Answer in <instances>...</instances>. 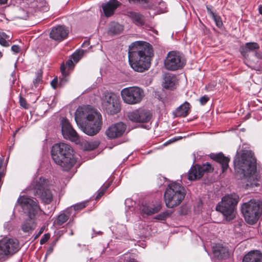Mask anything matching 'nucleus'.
Masks as SVG:
<instances>
[{
  "label": "nucleus",
  "instance_id": "obj_1",
  "mask_svg": "<svg viewBox=\"0 0 262 262\" xmlns=\"http://www.w3.org/2000/svg\"><path fill=\"white\" fill-rule=\"evenodd\" d=\"M75 120L80 129L91 136L99 132L102 124L100 113L89 106L79 107L75 112Z\"/></svg>",
  "mask_w": 262,
  "mask_h": 262
},
{
  "label": "nucleus",
  "instance_id": "obj_2",
  "mask_svg": "<svg viewBox=\"0 0 262 262\" xmlns=\"http://www.w3.org/2000/svg\"><path fill=\"white\" fill-rule=\"evenodd\" d=\"M128 54L129 64L134 71L143 72L149 68L150 57L152 54L149 43L142 41L133 42L129 47Z\"/></svg>",
  "mask_w": 262,
  "mask_h": 262
},
{
  "label": "nucleus",
  "instance_id": "obj_3",
  "mask_svg": "<svg viewBox=\"0 0 262 262\" xmlns=\"http://www.w3.org/2000/svg\"><path fill=\"white\" fill-rule=\"evenodd\" d=\"M73 153L71 146L62 142L54 144L51 150L53 160L65 171L70 170L76 163Z\"/></svg>",
  "mask_w": 262,
  "mask_h": 262
},
{
  "label": "nucleus",
  "instance_id": "obj_4",
  "mask_svg": "<svg viewBox=\"0 0 262 262\" xmlns=\"http://www.w3.org/2000/svg\"><path fill=\"white\" fill-rule=\"evenodd\" d=\"M234 164L235 170L241 175V178H247L256 171V159L250 151L236 155Z\"/></svg>",
  "mask_w": 262,
  "mask_h": 262
},
{
  "label": "nucleus",
  "instance_id": "obj_5",
  "mask_svg": "<svg viewBox=\"0 0 262 262\" xmlns=\"http://www.w3.org/2000/svg\"><path fill=\"white\" fill-rule=\"evenodd\" d=\"M30 189L34 195L45 204H50L53 199L50 181L43 178L34 179L31 183Z\"/></svg>",
  "mask_w": 262,
  "mask_h": 262
},
{
  "label": "nucleus",
  "instance_id": "obj_6",
  "mask_svg": "<svg viewBox=\"0 0 262 262\" xmlns=\"http://www.w3.org/2000/svg\"><path fill=\"white\" fill-rule=\"evenodd\" d=\"M164 201L167 207L172 208L179 205L185 196L184 188L180 184H169L164 192Z\"/></svg>",
  "mask_w": 262,
  "mask_h": 262
},
{
  "label": "nucleus",
  "instance_id": "obj_7",
  "mask_svg": "<svg viewBox=\"0 0 262 262\" xmlns=\"http://www.w3.org/2000/svg\"><path fill=\"white\" fill-rule=\"evenodd\" d=\"M241 211L246 222L249 224L253 225L262 214V201L251 199L242 205Z\"/></svg>",
  "mask_w": 262,
  "mask_h": 262
},
{
  "label": "nucleus",
  "instance_id": "obj_8",
  "mask_svg": "<svg viewBox=\"0 0 262 262\" xmlns=\"http://www.w3.org/2000/svg\"><path fill=\"white\" fill-rule=\"evenodd\" d=\"M238 201L239 196L235 193L226 195L216 205V209L223 214L227 221H231L235 216V207Z\"/></svg>",
  "mask_w": 262,
  "mask_h": 262
},
{
  "label": "nucleus",
  "instance_id": "obj_9",
  "mask_svg": "<svg viewBox=\"0 0 262 262\" xmlns=\"http://www.w3.org/2000/svg\"><path fill=\"white\" fill-rule=\"evenodd\" d=\"M24 213L30 219H35L39 211H41L38 201L36 200L23 195L20 196L17 201Z\"/></svg>",
  "mask_w": 262,
  "mask_h": 262
},
{
  "label": "nucleus",
  "instance_id": "obj_10",
  "mask_svg": "<svg viewBox=\"0 0 262 262\" xmlns=\"http://www.w3.org/2000/svg\"><path fill=\"white\" fill-rule=\"evenodd\" d=\"M121 96L124 103L135 104L140 103L144 96L143 90L138 86H130L121 91Z\"/></svg>",
  "mask_w": 262,
  "mask_h": 262
},
{
  "label": "nucleus",
  "instance_id": "obj_11",
  "mask_svg": "<svg viewBox=\"0 0 262 262\" xmlns=\"http://www.w3.org/2000/svg\"><path fill=\"white\" fill-rule=\"evenodd\" d=\"M102 107L109 115H115L120 111L119 98L113 93H105L102 98Z\"/></svg>",
  "mask_w": 262,
  "mask_h": 262
},
{
  "label": "nucleus",
  "instance_id": "obj_12",
  "mask_svg": "<svg viewBox=\"0 0 262 262\" xmlns=\"http://www.w3.org/2000/svg\"><path fill=\"white\" fill-rule=\"evenodd\" d=\"M20 249L16 239L5 237L0 241V260H4L9 255L16 253Z\"/></svg>",
  "mask_w": 262,
  "mask_h": 262
},
{
  "label": "nucleus",
  "instance_id": "obj_13",
  "mask_svg": "<svg viewBox=\"0 0 262 262\" xmlns=\"http://www.w3.org/2000/svg\"><path fill=\"white\" fill-rule=\"evenodd\" d=\"M20 249L16 239L5 237L0 241V260H4L9 255L16 253Z\"/></svg>",
  "mask_w": 262,
  "mask_h": 262
},
{
  "label": "nucleus",
  "instance_id": "obj_14",
  "mask_svg": "<svg viewBox=\"0 0 262 262\" xmlns=\"http://www.w3.org/2000/svg\"><path fill=\"white\" fill-rule=\"evenodd\" d=\"M185 64V60L179 52H169L164 60L165 68L169 71H176L182 68Z\"/></svg>",
  "mask_w": 262,
  "mask_h": 262
},
{
  "label": "nucleus",
  "instance_id": "obj_15",
  "mask_svg": "<svg viewBox=\"0 0 262 262\" xmlns=\"http://www.w3.org/2000/svg\"><path fill=\"white\" fill-rule=\"evenodd\" d=\"M213 170L211 165L206 163L202 165H195L191 167L188 174L189 180H195L201 178L206 172Z\"/></svg>",
  "mask_w": 262,
  "mask_h": 262
},
{
  "label": "nucleus",
  "instance_id": "obj_16",
  "mask_svg": "<svg viewBox=\"0 0 262 262\" xmlns=\"http://www.w3.org/2000/svg\"><path fill=\"white\" fill-rule=\"evenodd\" d=\"M61 132L63 137L76 143L79 142V137L67 119L61 120Z\"/></svg>",
  "mask_w": 262,
  "mask_h": 262
},
{
  "label": "nucleus",
  "instance_id": "obj_17",
  "mask_svg": "<svg viewBox=\"0 0 262 262\" xmlns=\"http://www.w3.org/2000/svg\"><path fill=\"white\" fill-rule=\"evenodd\" d=\"M126 128V125L122 122L115 123L106 129L105 135L109 139L117 138L123 135Z\"/></svg>",
  "mask_w": 262,
  "mask_h": 262
},
{
  "label": "nucleus",
  "instance_id": "obj_18",
  "mask_svg": "<svg viewBox=\"0 0 262 262\" xmlns=\"http://www.w3.org/2000/svg\"><path fill=\"white\" fill-rule=\"evenodd\" d=\"M129 119L135 122H147L151 118L150 113L143 109H138L128 114Z\"/></svg>",
  "mask_w": 262,
  "mask_h": 262
},
{
  "label": "nucleus",
  "instance_id": "obj_19",
  "mask_svg": "<svg viewBox=\"0 0 262 262\" xmlns=\"http://www.w3.org/2000/svg\"><path fill=\"white\" fill-rule=\"evenodd\" d=\"M69 33V30L64 27L59 26L52 29L50 32V37L56 40H62Z\"/></svg>",
  "mask_w": 262,
  "mask_h": 262
},
{
  "label": "nucleus",
  "instance_id": "obj_20",
  "mask_svg": "<svg viewBox=\"0 0 262 262\" xmlns=\"http://www.w3.org/2000/svg\"><path fill=\"white\" fill-rule=\"evenodd\" d=\"M212 249L214 256L218 259H226L229 256L228 249L221 244H216Z\"/></svg>",
  "mask_w": 262,
  "mask_h": 262
},
{
  "label": "nucleus",
  "instance_id": "obj_21",
  "mask_svg": "<svg viewBox=\"0 0 262 262\" xmlns=\"http://www.w3.org/2000/svg\"><path fill=\"white\" fill-rule=\"evenodd\" d=\"M119 5L120 3L117 0H110L106 4H102V8L105 15L106 17L112 15Z\"/></svg>",
  "mask_w": 262,
  "mask_h": 262
},
{
  "label": "nucleus",
  "instance_id": "obj_22",
  "mask_svg": "<svg viewBox=\"0 0 262 262\" xmlns=\"http://www.w3.org/2000/svg\"><path fill=\"white\" fill-rule=\"evenodd\" d=\"M243 262H262V253L259 250H252L247 253Z\"/></svg>",
  "mask_w": 262,
  "mask_h": 262
},
{
  "label": "nucleus",
  "instance_id": "obj_23",
  "mask_svg": "<svg viewBox=\"0 0 262 262\" xmlns=\"http://www.w3.org/2000/svg\"><path fill=\"white\" fill-rule=\"evenodd\" d=\"M161 209V205L159 204L157 205H143L141 208L142 213L147 215H151L159 212Z\"/></svg>",
  "mask_w": 262,
  "mask_h": 262
},
{
  "label": "nucleus",
  "instance_id": "obj_24",
  "mask_svg": "<svg viewBox=\"0 0 262 262\" xmlns=\"http://www.w3.org/2000/svg\"><path fill=\"white\" fill-rule=\"evenodd\" d=\"M212 158L222 165L223 172L228 168L230 159L228 157H225L222 153L214 155L212 156Z\"/></svg>",
  "mask_w": 262,
  "mask_h": 262
},
{
  "label": "nucleus",
  "instance_id": "obj_25",
  "mask_svg": "<svg viewBox=\"0 0 262 262\" xmlns=\"http://www.w3.org/2000/svg\"><path fill=\"white\" fill-rule=\"evenodd\" d=\"M259 48V46L256 42H247L244 46L240 48V52L244 56H246L249 52L253 51Z\"/></svg>",
  "mask_w": 262,
  "mask_h": 262
},
{
  "label": "nucleus",
  "instance_id": "obj_26",
  "mask_svg": "<svg viewBox=\"0 0 262 262\" xmlns=\"http://www.w3.org/2000/svg\"><path fill=\"white\" fill-rule=\"evenodd\" d=\"M176 82V77L170 74L165 75L163 81V86L166 89H172L174 88Z\"/></svg>",
  "mask_w": 262,
  "mask_h": 262
},
{
  "label": "nucleus",
  "instance_id": "obj_27",
  "mask_svg": "<svg viewBox=\"0 0 262 262\" xmlns=\"http://www.w3.org/2000/svg\"><path fill=\"white\" fill-rule=\"evenodd\" d=\"M35 219L26 220L21 225V229L25 232H28L34 230L36 227Z\"/></svg>",
  "mask_w": 262,
  "mask_h": 262
},
{
  "label": "nucleus",
  "instance_id": "obj_28",
  "mask_svg": "<svg viewBox=\"0 0 262 262\" xmlns=\"http://www.w3.org/2000/svg\"><path fill=\"white\" fill-rule=\"evenodd\" d=\"M189 103L185 102L180 106L176 111V115L178 117H185L187 115L189 110Z\"/></svg>",
  "mask_w": 262,
  "mask_h": 262
},
{
  "label": "nucleus",
  "instance_id": "obj_29",
  "mask_svg": "<svg viewBox=\"0 0 262 262\" xmlns=\"http://www.w3.org/2000/svg\"><path fill=\"white\" fill-rule=\"evenodd\" d=\"M123 29V26L115 22H112L110 24L108 32L111 35L119 34Z\"/></svg>",
  "mask_w": 262,
  "mask_h": 262
},
{
  "label": "nucleus",
  "instance_id": "obj_30",
  "mask_svg": "<svg viewBox=\"0 0 262 262\" xmlns=\"http://www.w3.org/2000/svg\"><path fill=\"white\" fill-rule=\"evenodd\" d=\"M207 10L208 13L215 23L216 26L219 28H221L223 26V22L220 16L213 13L208 8H207Z\"/></svg>",
  "mask_w": 262,
  "mask_h": 262
},
{
  "label": "nucleus",
  "instance_id": "obj_31",
  "mask_svg": "<svg viewBox=\"0 0 262 262\" xmlns=\"http://www.w3.org/2000/svg\"><path fill=\"white\" fill-rule=\"evenodd\" d=\"M131 17L133 21L138 25H142L144 24L143 16L137 13H132Z\"/></svg>",
  "mask_w": 262,
  "mask_h": 262
},
{
  "label": "nucleus",
  "instance_id": "obj_32",
  "mask_svg": "<svg viewBox=\"0 0 262 262\" xmlns=\"http://www.w3.org/2000/svg\"><path fill=\"white\" fill-rule=\"evenodd\" d=\"M69 217V214L61 213L58 215L56 220V224L58 225H61L68 221Z\"/></svg>",
  "mask_w": 262,
  "mask_h": 262
},
{
  "label": "nucleus",
  "instance_id": "obj_33",
  "mask_svg": "<svg viewBox=\"0 0 262 262\" xmlns=\"http://www.w3.org/2000/svg\"><path fill=\"white\" fill-rule=\"evenodd\" d=\"M65 70H66L65 66L64 64H62L60 66V71H61V74H62V76H63V77L61 78L60 80L59 84L60 85H63L68 81V79L66 77L67 74L66 73Z\"/></svg>",
  "mask_w": 262,
  "mask_h": 262
},
{
  "label": "nucleus",
  "instance_id": "obj_34",
  "mask_svg": "<svg viewBox=\"0 0 262 262\" xmlns=\"http://www.w3.org/2000/svg\"><path fill=\"white\" fill-rule=\"evenodd\" d=\"M83 54V51H78L75 52L72 55L71 58L73 60L74 62L77 63L79 61L80 59L82 57Z\"/></svg>",
  "mask_w": 262,
  "mask_h": 262
},
{
  "label": "nucleus",
  "instance_id": "obj_35",
  "mask_svg": "<svg viewBox=\"0 0 262 262\" xmlns=\"http://www.w3.org/2000/svg\"><path fill=\"white\" fill-rule=\"evenodd\" d=\"M110 184H107L106 186H105L104 188H102L101 189L99 190L98 191V193L96 196V199L98 200L100 199L104 193L105 190L106 189L109 187Z\"/></svg>",
  "mask_w": 262,
  "mask_h": 262
},
{
  "label": "nucleus",
  "instance_id": "obj_36",
  "mask_svg": "<svg viewBox=\"0 0 262 262\" xmlns=\"http://www.w3.org/2000/svg\"><path fill=\"white\" fill-rule=\"evenodd\" d=\"M168 215V213H167V212H163V213H161L159 214L158 215H157L155 217V219H157V220H158L164 221V220H165L167 218Z\"/></svg>",
  "mask_w": 262,
  "mask_h": 262
},
{
  "label": "nucleus",
  "instance_id": "obj_37",
  "mask_svg": "<svg viewBox=\"0 0 262 262\" xmlns=\"http://www.w3.org/2000/svg\"><path fill=\"white\" fill-rule=\"evenodd\" d=\"M86 206V202H81L74 205V209L75 210H78L84 208Z\"/></svg>",
  "mask_w": 262,
  "mask_h": 262
},
{
  "label": "nucleus",
  "instance_id": "obj_38",
  "mask_svg": "<svg viewBox=\"0 0 262 262\" xmlns=\"http://www.w3.org/2000/svg\"><path fill=\"white\" fill-rule=\"evenodd\" d=\"M0 45L5 47L9 46V40L6 39L4 37H0Z\"/></svg>",
  "mask_w": 262,
  "mask_h": 262
},
{
  "label": "nucleus",
  "instance_id": "obj_39",
  "mask_svg": "<svg viewBox=\"0 0 262 262\" xmlns=\"http://www.w3.org/2000/svg\"><path fill=\"white\" fill-rule=\"evenodd\" d=\"M19 104H20V105L22 107H23L24 108H28V104H27V103L26 102V100H25V98H24L21 96L19 97Z\"/></svg>",
  "mask_w": 262,
  "mask_h": 262
},
{
  "label": "nucleus",
  "instance_id": "obj_40",
  "mask_svg": "<svg viewBox=\"0 0 262 262\" xmlns=\"http://www.w3.org/2000/svg\"><path fill=\"white\" fill-rule=\"evenodd\" d=\"M159 8L160 12L164 13L166 11V7L165 6V4L163 2H160L159 4Z\"/></svg>",
  "mask_w": 262,
  "mask_h": 262
},
{
  "label": "nucleus",
  "instance_id": "obj_41",
  "mask_svg": "<svg viewBox=\"0 0 262 262\" xmlns=\"http://www.w3.org/2000/svg\"><path fill=\"white\" fill-rule=\"evenodd\" d=\"M50 238V235L45 234L40 241V244L42 245L46 243Z\"/></svg>",
  "mask_w": 262,
  "mask_h": 262
},
{
  "label": "nucleus",
  "instance_id": "obj_42",
  "mask_svg": "<svg viewBox=\"0 0 262 262\" xmlns=\"http://www.w3.org/2000/svg\"><path fill=\"white\" fill-rule=\"evenodd\" d=\"M209 100V98L206 96H204L200 98V102L202 105H204Z\"/></svg>",
  "mask_w": 262,
  "mask_h": 262
},
{
  "label": "nucleus",
  "instance_id": "obj_43",
  "mask_svg": "<svg viewBox=\"0 0 262 262\" xmlns=\"http://www.w3.org/2000/svg\"><path fill=\"white\" fill-rule=\"evenodd\" d=\"M42 78V75L41 74L38 73L37 75V77L35 80L34 81V83L35 84V86L36 87L37 84L40 82Z\"/></svg>",
  "mask_w": 262,
  "mask_h": 262
},
{
  "label": "nucleus",
  "instance_id": "obj_44",
  "mask_svg": "<svg viewBox=\"0 0 262 262\" xmlns=\"http://www.w3.org/2000/svg\"><path fill=\"white\" fill-rule=\"evenodd\" d=\"M73 61H74L72 58L67 60V61L66 62V66L68 67V68H72L74 66Z\"/></svg>",
  "mask_w": 262,
  "mask_h": 262
},
{
  "label": "nucleus",
  "instance_id": "obj_45",
  "mask_svg": "<svg viewBox=\"0 0 262 262\" xmlns=\"http://www.w3.org/2000/svg\"><path fill=\"white\" fill-rule=\"evenodd\" d=\"M11 51L14 53H18L20 51V48L18 46L13 45L11 47Z\"/></svg>",
  "mask_w": 262,
  "mask_h": 262
},
{
  "label": "nucleus",
  "instance_id": "obj_46",
  "mask_svg": "<svg viewBox=\"0 0 262 262\" xmlns=\"http://www.w3.org/2000/svg\"><path fill=\"white\" fill-rule=\"evenodd\" d=\"M57 82L58 79L57 77L54 78L53 80H52V81L51 82V85L54 89L56 88Z\"/></svg>",
  "mask_w": 262,
  "mask_h": 262
},
{
  "label": "nucleus",
  "instance_id": "obj_47",
  "mask_svg": "<svg viewBox=\"0 0 262 262\" xmlns=\"http://www.w3.org/2000/svg\"><path fill=\"white\" fill-rule=\"evenodd\" d=\"M6 164L4 162V157L0 158V169L6 167Z\"/></svg>",
  "mask_w": 262,
  "mask_h": 262
},
{
  "label": "nucleus",
  "instance_id": "obj_48",
  "mask_svg": "<svg viewBox=\"0 0 262 262\" xmlns=\"http://www.w3.org/2000/svg\"><path fill=\"white\" fill-rule=\"evenodd\" d=\"M53 252V248H50L47 251V253L45 255V260H44V261H46V259L47 258V257L49 255H50L52 252Z\"/></svg>",
  "mask_w": 262,
  "mask_h": 262
},
{
  "label": "nucleus",
  "instance_id": "obj_49",
  "mask_svg": "<svg viewBox=\"0 0 262 262\" xmlns=\"http://www.w3.org/2000/svg\"><path fill=\"white\" fill-rule=\"evenodd\" d=\"M130 2H133V3L138 2L141 3H147L148 0H129Z\"/></svg>",
  "mask_w": 262,
  "mask_h": 262
},
{
  "label": "nucleus",
  "instance_id": "obj_50",
  "mask_svg": "<svg viewBox=\"0 0 262 262\" xmlns=\"http://www.w3.org/2000/svg\"><path fill=\"white\" fill-rule=\"evenodd\" d=\"M1 37H4L6 39L9 40V37L5 33H2L1 35Z\"/></svg>",
  "mask_w": 262,
  "mask_h": 262
},
{
  "label": "nucleus",
  "instance_id": "obj_51",
  "mask_svg": "<svg viewBox=\"0 0 262 262\" xmlns=\"http://www.w3.org/2000/svg\"><path fill=\"white\" fill-rule=\"evenodd\" d=\"M173 143V142H172V139H170L168 141H167L166 142H165L164 143V145L166 146V145H168V144H169L170 143Z\"/></svg>",
  "mask_w": 262,
  "mask_h": 262
},
{
  "label": "nucleus",
  "instance_id": "obj_52",
  "mask_svg": "<svg viewBox=\"0 0 262 262\" xmlns=\"http://www.w3.org/2000/svg\"><path fill=\"white\" fill-rule=\"evenodd\" d=\"M255 56L257 57V58H261L262 59V57H261V55L260 53L256 52L255 53Z\"/></svg>",
  "mask_w": 262,
  "mask_h": 262
},
{
  "label": "nucleus",
  "instance_id": "obj_53",
  "mask_svg": "<svg viewBox=\"0 0 262 262\" xmlns=\"http://www.w3.org/2000/svg\"><path fill=\"white\" fill-rule=\"evenodd\" d=\"M87 144L89 146V147H86V149L92 150L94 148V147H91V144L90 143H88Z\"/></svg>",
  "mask_w": 262,
  "mask_h": 262
},
{
  "label": "nucleus",
  "instance_id": "obj_54",
  "mask_svg": "<svg viewBox=\"0 0 262 262\" xmlns=\"http://www.w3.org/2000/svg\"><path fill=\"white\" fill-rule=\"evenodd\" d=\"M7 2V0H0V4H4L6 3Z\"/></svg>",
  "mask_w": 262,
  "mask_h": 262
},
{
  "label": "nucleus",
  "instance_id": "obj_55",
  "mask_svg": "<svg viewBox=\"0 0 262 262\" xmlns=\"http://www.w3.org/2000/svg\"><path fill=\"white\" fill-rule=\"evenodd\" d=\"M259 12L260 14H261L262 15V6H260L259 7Z\"/></svg>",
  "mask_w": 262,
  "mask_h": 262
},
{
  "label": "nucleus",
  "instance_id": "obj_56",
  "mask_svg": "<svg viewBox=\"0 0 262 262\" xmlns=\"http://www.w3.org/2000/svg\"><path fill=\"white\" fill-rule=\"evenodd\" d=\"M171 139H172V142H176V141H177V137H173V138H171Z\"/></svg>",
  "mask_w": 262,
  "mask_h": 262
},
{
  "label": "nucleus",
  "instance_id": "obj_57",
  "mask_svg": "<svg viewBox=\"0 0 262 262\" xmlns=\"http://www.w3.org/2000/svg\"><path fill=\"white\" fill-rule=\"evenodd\" d=\"M206 88L208 90H212L211 88H210V85H209L208 86H206Z\"/></svg>",
  "mask_w": 262,
  "mask_h": 262
},
{
  "label": "nucleus",
  "instance_id": "obj_58",
  "mask_svg": "<svg viewBox=\"0 0 262 262\" xmlns=\"http://www.w3.org/2000/svg\"><path fill=\"white\" fill-rule=\"evenodd\" d=\"M177 137V141H178V140H180V139H181L182 138V137H181V136H178V137Z\"/></svg>",
  "mask_w": 262,
  "mask_h": 262
},
{
  "label": "nucleus",
  "instance_id": "obj_59",
  "mask_svg": "<svg viewBox=\"0 0 262 262\" xmlns=\"http://www.w3.org/2000/svg\"><path fill=\"white\" fill-rule=\"evenodd\" d=\"M128 262H137V261L136 260H135V259H133Z\"/></svg>",
  "mask_w": 262,
  "mask_h": 262
},
{
  "label": "nucleus",
  "instance_id": "obj_60",
  "mask_svg": "<svg viewBox=\"0 0 262 262\" xmlns=\"http://www.w3.org/2000/svg\"><path fill=\"white\" fill-rule=\"evenodd\" d=\"M3 56V54L0 51V58H1Z\"/></svg>",
  "mask_w": 262,
  "mask_h": 262
},
{
  "label": "nucleus",
  "instance_id": "obj_61",
  "mask_svg": "<svg viewBox=\"0 0 262 262\" xmlns=\"http://www.w3.org/2000/svg\"><path fill=\"white\" fill-rule=\"evenodd\" d=\"M42 231H43V229H41V230H40V232L39 233V234H41L42 232Z\"/></svg>",
  "mask_w": 262,
  "mask_h": 262
},
{
  "label": "nucleus",
  "instance_id": "obj_62",
  "mask_svg": "<svg viewBox=\"0 0 262 262\" xmlns=\"http://www.w3.org/2000/svg\"><path fill=\"white\" fill-rule=\"evenodd\" d=\"M14 74H15L14 72H13V73H12V74H11L12 76H13V75H14Z\"/></svg>",
  "mask_w": 262,
  "mask_h": 262
},
{
  "label": "nucleus",
  "instance_id": "obj_63",
  "mask_svg": "<svg viewBox=\"0 0 262 262\" xmlns=\"http://www.w3.org/2000/svg\"><path fill=\"white\" fill-rule=\"evenodd\" d=\"M70 234H71V235H73V231H71V232Z\"/></svg>",
  "mask_w": 262,
  "mask_h": 262
}]
</instances>
